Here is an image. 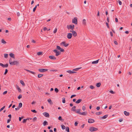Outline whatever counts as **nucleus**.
<instances>
[{"label": "nucleus", "instance_id": "nucleus-18", "mask_svg": "<svg viewBox=\"0 0 132 132\" xmlns=\"http://www.w3.org/2000/svg\"><path fill=\"white\" fill-rule=\"evenodd\" d=\"M82 101V100L81 99H79L76 102V103L77 104H78L80 103Z\"/></svg>", "mask_w": 132, "mask_h": 132}, {"label": "nucleus", "instance_id": "nucleus-52", "mask_svg": "<svg viewBox=\"0 0 132 132\" xmlns=\"http://www.w3.org/2000/svg\"><path fill=\"white\" fill-rule=\"evenodd\" d=\"M78 123L77 122H75V126H77Z\"/></svg>", "mask_w": 132, "mask_h": 132}, {"label": "nucleus", "instance_id": "nucleus-30", "mask_svg": "<svg viewBox=\"0 0 132 132\" xmlns=\"http://www.w3.org/2000/svg\"><path fill=\"white\" fill-rule=\"evenodd\" d=\"M80 110L78 109V110H77L76 111V113H78V114H80L81 112H80Z\"/></svg>", "mask_w": 132, "mask_h": 132}, {"label": "nucleus", "instance_id": "nucleus-47", "mask_svg": "<svg viewBox=\"0 0 132 132\" xmlns=\"http://www.w3.org/2000/svg\"><path fill=\"white\" fill-rule=\"evenodd\" d=\"M8 56V54H4V57L5 58H7Z\"/></svg>", "mask_w": 132, "mask_h": 132}, {"label": "nucleus", "instance_id": "nucleus-54", "mask_svg": "<svg viewBox=\"0 0 132 132\" xmlns=\"http://www.w3.org/2000/svg\"><path fill=\"white\" fill-rule=\"evenodd\" d=\"M76 95H72L71 96V97H70V98H72L73 97H75L76 96Z\"/></svg>", "mask_w": 132, "mask_h": 132}, {"label": "nucleus", "instance_id": "nucleus-19", "mask_svg": "<svg viewBox=\"0 0 132 132\" xmlns=\"http://www.w3.org/2000/svg\"><path fill=\"white\" fill-rule=\"evenodd\" d=\"M108 116V115L107 114H106L101 117V118L102 119H105Z\"/></svg>", "mask_w": 132, "mask_h": 132}, {"label": "nucleus", "instance_id": "nucleus-62", "mask_svg": "<svg viewBox=\"0 0 132 132\" xmlns=\"http://www.w3.org/2000/svg\"><path fill=\"white\" fill-rule=\"evenodd\" d=\"M11 119H9L7 120V123H9L10 121H11Z\"/></svg>", "mask_w": 132, "mask_h": 132}, {"label": "nucleus", "instance_id": "nucleus-49", "mask_svg": "<svg viewBox=\"0 0 132 132\" xmlns=\"http://www.w3.org/2000/svg\"><path fill=\"white\" fill-rule=\"evenodd\" d=\"M118 2L119 4L120 5H121V4H122V2H121V1H120V0H118Z\"/></svg>", "mask_w": 132, "mask_h": 132}, {"label": "nucleus", "instance_id": "nucleus-31", "mask_svg": "<svg viewBox=\"0 0 132 132\" xmlns=\"http://www.w3.org/2000/svg\"><path fill=\"white\" fill-rule=\"evenodd\" d=\"M102 112H96V115H99L100 114H101L102 113Z\"/></svg>", "mask_w": 132, "mask_h": 132}, {"label": "nucleus", "instance_id": "nucleus-59", "mask_svg": "<svg viewBox=\"0 0 132 132\" xmlns=\"http://www.w3.org/2000/svg\"><path fill=\"white\" fill-rule=\"evenodd\" d=\"M60 50L61 52H63L64 51V50L62 48H61Z\"/></svg>", "mask_w": 132, "mask_h": 132}, {"label": "nucleus", "instance_id": "nucleus-27", "mask_svg": "<svg viewBox=\"0 0 132 132\" xmlns=\"http://www.w3.org/2000/svg\"><path fill=\"white\" fill-rule=\"evenodd\" d=\"M48 102L50 104H52V102L50 98H49L47 100Z\"/></svg>", "mask_w": 132, "mask_h": 132}, {"label": "nucleus", "instance_id": "nucleus-55", "mask_svg": "<svg viewBox=\"0 0 132 132\" xmlns=\"http://www.w3.org/2000/svg\"><path fill=\"white\" fill-rule=\"evenodd\" d=\"M106 26H107V27L108 28H110V27L109 25V24H108V23H107V22H106Z\"/></svg>", "mask_w": 132, "mask_h": 132}, {"label": "nucleus", "instance_id": "nucleus-41", "mask_svg": "<svg viewBox=\"0 0 132 132\" xmlns=\"http://www.w3.org/2000/svg\"><path fill=\"white\" fill-rule=\"evenodd\" d=\"M27 120V119H24L22 121V122L23 123H24L26 122Z\"/></svg>", "mask_w": 132, "mask_h": 132}, {"label": "nucleus", "instance_id": "nucleus-58", "mask_svg": "<svg viewBox=\"0 0 132 132\" xmlns=\"http://www.w3.org/2000/svg\"><path fill=\"white\" fill-rule=\"evenodd\" d=\"M57 70L52 69V70H50V71L54 72V71H57Z\"/></svg>", "mask_w": 132, "mask_h": 132}, {"label": "nucleus", "instance_id": "nucleus-37", "mask_svg": "<svg viewBox=\"0 0 132 132\" xmlns=\"http://www.w3.org/2000/svg\"><path fill=\"white\" fill-rule=\"evenodd\" d=\"M62 102L63 103H65V98L64 97H63V98H62Z\"/></svg>", "mask_w": 132, "mask_h": 132}, {"label": "nucleus", "instance_id": "nucleus-33", "mask_svg": "<svg viewBox=\"0 0 132 132\" xmlns=\"http://www.w3.org/2000/svg\"><path fill=\"white\" fill-rule=\"evenodd\" d=\"M22 103H19L18 107L20 108L22 107Z\"/></svg>", "mask_w": 132, "mask_h": 132}, {"label": "nucleus", "instance_id": "nucleus-48", "mask_svg": "<svg viewBox=\"0 0 132 132\" xmlns=\"http://www.w3.org/2000/svg\"><path fill=\"white\" fill-rule=\"evenodd\" d=\"M90 88L91 89H93L95 87L92 85H90Z\"/></svg>", "mask_w": 132, "mask_h": 132}, {"label": "nucleus", "instance_id": "nucleus-15", "mask_svg": "<svg viewBox=\"0 0 132 132\" xmlns=\"http://www.w3.org/2000/svg\"><path fill=\"white\" fill-rule=\"evenodd\" d=\"M10 55L11 57L13 58L14 59H15V55L13 53H11L10 54Z\"/></svg>", "mask_w": 132, "mask_h": 132}, {"label": "nucleus", "instance_id": "nucleus-39", "mask_svg": "<svg viewBox=\"0 0 132 132\" xmlns=\"http://www.w3.org/2000/svg\"><path fill=\"white\" fill-rule=\"evenodd\" d=\"M42 52H39L37 53V54L38 55H41V54H42Z\"/></svg>", "mask_w": 132, "mask_h": 132}, {"label": "nucleus", "instance_id": "nucleus-32", "mask_svg": "<svg viewBox=\"0 0 132 132\" xmlns=\"http://www.w3.org/2000/svg\"><path fill=\"white\" fill-rule=\"evenodd\" d=\"M66 130L68 132H69V129L68 127H66Z\"/></svg>", "mask_w": 132, "mask_h": 132}, {"label": "nucleus", "instance_id": "nucleus-63", "mask_svg": "<svg viewBox=\"0 0 132 132\" xmlns=\"http://www.w3.org/2000/svg\"><path fill=\"white\" fill-rule=\"evenodd\" d=\"M23 118V117H19V121H21L22 119Z\"/></svg>", "mask_w": 132, "mask_h": 132}, {"label": "nucleus", "instance_id": "nucleus-25", "mask_svg": "<svg viewBox=\"0 0 132 132\" xmlns=\"http://www.w3.org/2000/svg\"><path fill=\"white\" fill-rule=\"evenodd\" d=\"M20 83L23 86H25V84L23 81L22 80H20Z\"/></svg>", "mask_w": 132, "mask_h": 132}, {"label": "nucleus", "instance_id": "nucleus-13", "mask_svg": "<svg viewBox=\"0 0 132 132\" xmlns=\"http://www.w3.org/2000/svg\"><path fill=\"white\" fill-rule=\"evenodd\" d=\"M67 28L68 29H71L72 30H73V28L72 27V25H67Z\"/></svg>", "mask_w": 132, "mask_h": 132}, {"label": "nucleus", "instance_id": "nucleus-56", "mask_svg": "<svg viewBox=\"0 0 132 132\" xmlns=\"http://www.w3.org/2000/svg\"><path fill=\"white\" fill-rule=\"evenodd\" d=\"M86 109V108L85 107V106H82V110H83V111H85Z\"/></svg>", "mask_w": 132, "mask_h": 132}, {"label": "nucleus", "instance_id": "nucleus-51", "mask_svg": "<svg viewBox=\"0 0 132 132\" xmlns=\"http://www.w3.org/2000/svg\"><path fill=\"white\" fill-rule=\"evenodd\" d=\"M57 31V29L56 28H55L53 31V33L54 34H55L56 32Z\"/></svg>", "mask_w": 132, "mask_h": 132}, {"label": "nucleus", "instance_id": "nucleus-53", "mask_svg": "<svg viewBox=\"0 0 132 132\" xmlns=\"http://www.w3.org/2000/svg\"><path fill=\"white\" fill-rule=\"evenodd\" d=\"M110 92L112 94H114L115 93V92L113 91L112 90H110Z\"/></svg>", "mask_w": 132, "mask_h": 132}, {"label": "nucleus", "instance_id": "nucleus-24", "mask_svg": "<svg viewBox=\"0 0 132 132\" xmlns=\"http://www.w3.org/2000/svg\"><path fill=\"white\" fill-rule=\"evenodd\" d=\"M101 85V83L100 82H98L96 84V86L97 87H100Z\"/></svg>", "mask_w": 132, "mask_h": 132}, {"label": "nucleus", "instance_id": "nucleus-46", "mask_svg": "<svg viewBox=\"0 0 132 132\" xmlns=\"http://www.w3.org/2000/svg\"><path fill=\"white\" fill-rule=\"evenodd\" d=\"M22 97V95L21 94H20L19 95L18 97V98L20 99Z\"/></svg>", "mask_w": 132, "mask_h": 132}, {"label": "nucleus", "instance_id": "nucleus-21", "mask_svg": "<svg viewBox=\"0 0 132 132\" xmlns=\"http://www.w3.org/2000/svg\"><path fill=\"white\" fill-rule=\"evenodd\" d=\"M99 60V59L95 61H93L92 62V63L93 64H97L98 63Z\"/></svg>", "mask_w": 132, "mask_h": 132}, {"label": "nucleus", "instance_id": "nucleus-61", "mask_svg": "<svg viewBox=\"0 0 132 132\" xmlns=\"http://www.w3.org/2000/svg\"><path fill=\"white\" fill-rule=\"evenodd\" d=\"M8 117L10 119H11L12 117L11 115V114H9L8 116Z\"/></svg>", "mask_w": 132, "mask_h": 132}, {"label": "nucleus", "instance_id": "nucleus-43", "mask_svg": "<svg viewBox=\"0 0 132 132\" xmlns=\"http://www.w3.org/2000/svg\"><path fill=\"white\" fill-rule=\"evenodd\" d=\"M37 5H36L35 7L34 8V9H33V12H35V11L36 9L37 8Z\"/></svg>", "mask_w": 132, "mask_h": 132}, {"label": "nucleus", "instance_id": "nucleus-7", "mask_svg": "<svg viewBox=\"0 0 132 132\" xmlns=\"http://www.w3.org/2000/svg\"><path fill=\"white\" fill-rule=\"evenodd\" d=\"M61 45H63V46L65 47H67L69 45V44L68 43L66 44L65 42H63L61 43Z\"/></svg>", "mask_w": 132, "mask_h": 132}, {"label": "nucleus", "instance_id": "nucleus-23", "mask_svg": "<svg viewBox=\"0 0 132 132\" xmlns=\"http://www.w3.org/2000/svg\"><path fill=\"white\" fill-rule=\"evenodd\" d=\"M76 106H74L72 107L71 109V110L72 111H75L76 110Z\"/></svg>", "mask_w": 132, "mask_h": 132}, {"label": "nucleus", "instance_id": "nucleus-17", "mask_svg": "<svg viewBox=\"0 0 132 132\" xmlns=\"http://www.w3.org/2000/svg\"><path fill=\"white\" fill-rule=\"evenodd\" d=\"M87 112H81L80 115H82L84 116H85L87 114Z\"/></svg>", "mask_w": 132, "mask_h": 132}, {"label": "nucleus", "instance_id": "nucleus-34", "mask_svg": "<svg viewBox=\"0 0 132 132\" xmlns=\"http://www.w3.org/2000/svg\"><path fill=\"white\" fill-rule=\"evenodd\" d=\"M2 42L3 43L5 44L6 43V41L4 40L3 39H2L1 40Z\"/></svg>", "mask_w": 132, "mask_h": 132}, {"label": "nucleus", "instance_id": "nucleus-45", "mask_svg": "<svg viewBox=\"0 0 132 132\" xmlns=\"http://www.w3.org/2000/svg\"><path fill=\"white\" fill-rule=\"evenodd\" d=\"M13 61H12V58H10L9 60V63L10 64Z\"/></svg>", "mask_w": 132, "mask_h": 132}, {"label": "nucleus", "instance_id": "nucleus-36", "mask_svg": "<svg viewBox=\"0 0 132 132\" xmlns=\"http://www.w3.org/2000/svg\"><path fill=\"white\" fill-rule=\"evenodd\" d=\"M43 75V74H38V78H40L42 77Z\"/></svg>", "mask_w": 132, "mask_h": 132}, {"label": "nucleus", "instance_id": "nucleus-28", "mask_svg": "<svg viewBox=\"0 0 132 132\" xmlns=\"http://www.w3.org/2000/svg\"><path fill=\"white\" fill-rule=\"evenodd\" d=\"M81 68V67H80V68H76L75 69H74L73 70V71H77L79 70V69H80Z\"/></svg>", "mask_w": 132, "mask_h": 132}, {"label": "nucleus", "instance_id": "nucleus-2", "mask_svg": "<svg viewBox=\"0 0 132 132\" xmlns=\"http://www.w3.org/2000/svg\"><path fill=\"white\" fill-rule=\"evenodd\" d=\"M19 64V62L17 61H13L11 63L10 65H17Z\"/></svg>", "mask_w": 132, "mask_h": 132}, {"label": "nucleus", "instance_id": "nucleus-3", "mask_svg": "<svg viewBox=\"0 0 132 132\" xmlns=\"http://www.w3.org/2000/svg\"><path fill=\"white\" fill-rule=\"evenodd\" d=\"M77 17H75L72 20V22L75 24H77Z\"/></svg>", "mask_w": 132, "mask_h": 132}, {"label": "nucleus", "instance_id": "nucleus-16", "mask_svg": "<svg viewBox=\"0 0 132 132\" xmlns=\"http://www.w3.org/2000/svg\"><path fill=\"white\" fill-rule=\"evenodd\" d=\"M124 113L125 115L126 116H128L129 115V113L126 111H124Z\"/></svg>", "mask_w": 132, "mask_h": 132}, {"label": "nucleus", "instance_id": "nucleus-44", "mask_svg": "<svg viewBox=\"0 0 132 132\" xmlns=\"http://www.w3.org/2000/svg\"><path fill=\"white\" fill-rule=\"evenodd\" d=\"M31 111L32 112H33L34 113H36L37 112V111H36L35 110H31Z\"/></svg>", "mask_w": 132, "mask_h": 132}, {"label": "nucleus", "instance_id": "nucleus-10", "mask_svg": "<svg viewBox=\"0 0 132 132\" xmlns=\"http://www.w3.org/2000/svg\"><path fill=\"white\" fill-rule=\"evenodd\" d=\"M95 121L94 120L92 119H88V122L89 123H91L94 122Z\"/></svg>", "mask_w": 132, "mask_h": 132}, {"label": "nucleus", "instance_id": "nucleus-1", "mask_svg": "<svg viewBox=\"0 0 132 132\" xmlns=\"http://www.w3.org/2000/svg\"><path fill=\"white\" fill-rule=\"evenodd\" d=\"M98 130V128L93 127H89V130L91 132L96 131Z\"/></svg>", "mask_w": 132, "mask_h": 132}, {"label": "nucleus", "instance_id": "nucleus-6", "mask_svg": "<svg viewBox=\"0 0 132 132\" xmlns=\"http://www.w3.org/2000/svg\"><path fill=\"white\" fill-rule=\"evenodd\" d=\"M0 66H1L3 68L7 67L8 66V64L6 63L5 64H3L0 63Z\"/></svg>", "mask_w": 132, "mask_h": 132}, {"label": "nucleus", "instance_id": "nucleus-57", "mask_svg": "<svg viewBox=\"0 0 132 132\" xmlns=\"http://www.w3.org/2000/svg\"><path fill=\"white\" fill-rule=\"evenodd\" d=\"M18 91L19 92H20L21 91V89H20V88L19 87H18V89H17Z\"/></svg>", "mask_w": 132, "mask_h": 132}, {"label": "nucleus", "instance_id": "nucleus-14", "mask_svg": "<svg viewBox=\"0 0 132 132\" xmlns=\"http://www.w3.org/2000/svg\"><path fill=\"white\" fill-rule=\"evenodd\" d=\"M50 59L52 60H55L56 58L54 56H49Z\"/></svg>", "mask_w": 132, "mask_h": 132}, {"label": "nucleus", "instance_id": "nucleus-22", "mask_svg": "<svg viewBox=\"0 0 132 132\" xmlns=\"http://www.w3.org/2000/svg\"><path fill=\"white\" fill-rule=\"evenodd\" d=\"M67 72H68V73H70V74L73 73H76V72H75L72 71H71V70L67 71Z\"/></svg>", "mask_w": 132, "mask_h": 132}, {"label": "nucleus", "instance_id": "nucleus-64", "mask_svg": "<svg viewBox=\"0 0 132 132\" xmlns=\"http://www.w3.org/2000/svg\"><path fill=\"white\" fill-rule=\"evenodd\" d=\"M115 21L116 22H117L118 21V19L117 18H115Z\"/></svg>", "mask_w": 132, "mask_h": 132}, {"label": "nucleus", "instance_id": "nucleus-5", "mask_svg": "<svg viewBox=\"0 0 132 132\" xmlns=\"http://www.w3.org/2000/svg\"><path fill=\"white\" fill-rule=\"evenodd\" d=\"M53 52L56 53L55 55L56 56H57L59 55L61 53V52H60L56 50H53Z\"/></svg>", "mask_w": 132, "mask_h": 132}, {"label": "nucleus", "instance_id": "nucleus-20", "mask_svg": "<svg viewBox=\"0 0 132 132\" xmlns=\"http://www.w3.org/2000/svg\"><path fill=\"white\" fill-rule=\"evenodd\" d=\"M43 124V125L44 126H45L46 125H48V123L46 121H44Z\"/></svg>", "mask_w": 132, "mask_h": 132}, {"label": "nucleus", "instance_id": "nucleus-26", "mask_svg": "<svg viewBox=\"0 0 132 132\" xmlns=\"http://www.w3.org/2000/svg\"><path fill=\"white\" fill-rule=\"evenodd\" d=\"M83 24H84V25H86V20L85 19H84L83 20L82 22Z\"/></svg>", "mask_w": 132, "mask_h": 132}, {"label": "nucleus", "instance_id": "nucleus-9", "mask_svg": "<svg viewBox=\"0 0 132 132\" xmlns=\"http://www.w3.org/2000/svg\"><path fill=\"white\" fill-rule=\"evenodd\" d=\"M43 115L46 117L49 118L50 115L48 113L46 112H45L43 113Z\"/></svg>", "mask_w": 132, "mask_h": 132}, {"label": "nucleus", "instance_id": "nucleus-42", "mask_svg": "<svg viewBox=\"0 0 132 132\" xmlns=\"http://www.w3.org/2000/svg\"><path fill=\"white\" fill-rule=\"evenodd\" d=\"M5 106H3V107L1 108L0 109V112H1L5 108Z\"/></svg>", "mask_w": 132, "mask_h": 132}, {"label": "nucleus", "instance_id": "nucleus-60", "mask_svg": "<svg viewBox=\"0 0 132 132\" xmlns=\"http://www.w3.org/2000/svg\"><path fill=\"white\" fill-rule=\"evenodd\" d=\"M7 93V91H5V92H3V94L4 95H5Z\"/></svg>", "mask_w": 132, "mask_h": 132}, {"label": "nucleus", "instance_id": "nucleus-11", "mask_svg": "<svg viewBox=\"0 0 132 132\" xmlns=\"http://www.w3.org/2000/svg\"><path fill=\"white\" fill-rule=\"evenodd\" d=\"M70 32H72V35H73L74 37H76L77 36V33L74 30H73L72 31H70Z\"/></svg>", "mask_w": 132, "mask_h": 132}, {"label": "nucleus", "instance_id": "nucleus-38", "mask_svg": "<svg viewBox=\"0 0 132 132\" xmlns=\"http://www.w3.org/2000/svg\"><path fill=\"white\" fill-rule=\"evenodd\" d=\"M61 126L63 130L65 128V126L64 125H62Z\"/></svg>", "mask_w": 132, "mask_h": 132}, {"label": "nucleus", "instance_id": "nucleus-12", "mask_svg": "<svg viewBox=\"0 0 132 132\" xmlns=\"http://www.w3.org/2000/svg\"><path fill=\"white\" fill-rule=\"evenodd\" d=\"M24 70H25L26 71L34 75H35V73L34 72H33V71H31L30 70H27V69H24Z\"/></svg>", "mask_w": 132, "mask_h": 132}, {"label": "nucleus", "instance_id": "nucleus-29", "mask_svg": "<svg viewBox=\"0 0 132 132\" xmlns=\"http://www.w3.org/2000/svg\"><path fill=\"white\" fill-rule=\"evenodd\" d=\"M58 119L61 120V121H63L64 120L63 119H62L61 117L59 116L58 118Z\"/></svg>", "mask_w": 132, "mask_h": 132}, {"label": "nucleus", "instance_id": "nucleus-4", "mask_svg": "<svg viewBox=\"0 0 132 132\" xmlns=\"http://www.w3.org/2000/svg\"><path fill=\"white\" fill-rule=\"evenodd\" d=\"M48 69H39L38 71L41 72H44L48 71Z\"/></svg>", "mask_w": 132, "mask_h": 132}, {"label": "nucleus", "instance_id": "nucleus-50", "mask_svg": "<svg viewBox=\"0 0 132 132\" xmlns=\"http://www.w3.org/2000/svg\"><path fill=\"white\" fill-rule=\"evenodd\" d=\"M56 48H57L59 50H60V49H61V47L59 46H57V47H56Z\"/></svg>", "mask_w": 132, "mask_h": 132}, {"label": "nucleus", "instance_id": "nucleus-35", "mask_svg": "<svg viewBox=\"0 0 132 132\" xmlns=\"http://www.w3.org/2000/svg\"><path fill=\"white\" fill-rule=\"evenodd\" d=\"M54 90H55V92L56 93H57L58 92H59V90L58 89L56 88H55V89H54Z\"/></svg>", "mask_w": 132, "mask_h": 132}, {"label": "nucleus", "instance_id": "nucleus-40", "mask_svg": "<svg viewBox=\"0 0 132 132\" xmlns=\"http://www.w3.org/2000/svg\"><path fill=\"white\" fill-rule=\"evenodd\" d=\"M8 71V70L7 69H6L5 70V71L4 73V75H6L7 74V73Z\"/></svg>", "mask_w": 132, "mask_h": 132}, {"label": "nucleus", "instance_id": "nucleus-8", "mask_svg": "<svg viewBox=\"0 0 132 132\" xmlns=\"http://www.w3.org/2000/svg\"><path fill=\"white\" fill-rule=\"evenodd\" d=\"M72 35V34L71 33H69L67 35V37L68 39H70L71 38Z\"/></svg>", "mask_w": 132, "mask_h": 132}]
</instances>
